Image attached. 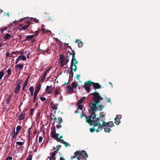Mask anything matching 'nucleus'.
<instances>
[{
    "label": "nucleus",
    "mask_w": 160,
    "mask_h": 160,
    "mask_svg": "<svg viewBox=\"0 0 160 160\" xmlns=\"http://www.w3.org/2000/svg\"><path fill=\"white\" fill-rule=\"evenodd\" d=\"M40 114H41V112H40V111H39L37 114V117L38 118L39 117Z\"/></svg>",
    "instance_id": "54"
},
{
    "label": "nucleus",
    "mask_w": 160,
    "mask_h": 160,
    "mask_svg": "<svg viewBox=\"0 0 160 160\" xmlns=\"http://www.w3.org/2000/svg\"><path fill=\"white\" fill-rule=\"evenodd\" d=\"M77 105L78 106V108L79 109L82 110L83 108V107L82 105L81 104H77Z\"/></svg>",
    "instance_id": "31"
},
{
    "label": "nucleus",
    "mask_w": 160,
    "mask_h": 160,
    "mask_svg": "<svg viewBox=\"0 0 160 160\" xmlns=\"http://www.w3.org/2000/svg\"><path fill=\"white\" fill-rule=\"evenodd\" d=\"M32 130H31V128H29L28 131V141H29L30 139V134L32 133Z\"/></svg>",
    "instance_id": "20"
},
{
    "label": "nucleus",
    "mask_w": 160,
    "mask_h": 160,
    "mask_svg": "<svg viewBox=\"0 0 160 160\" xmlns=\"http://www.w3.org/2000/svg\"><path fill=\"white\" fill-rule=\"evenodd\" d=\"M66 62L64 61L63 62H61V64L62 65L64 66V64H65Z\"/></svg>",
    "instance_id": "60"
},
{
    "label": "nucleus",
    "mask_w": 160,
    "mask_h": 160,
    "mask_svg": "<svg viewBox=\"0 0 160 160\" xmlns=\"http://www.w3.org/2000/svg\"><path fill=\"white\" fill-rule=\"evenodd\" d=\"M62 127V126L61 125H57L56 126V127L57 128H61Z\"/></svg>",
    "instance_id": "61"
},
{
    "label": "nucleus",
    "mask_w": 160,
    "mask_h": 160,
    "mask_svg": "<svg viewBox=\"0 0 160 160\" xmlns=\"http://www.w3.org/2000/svg\"><path fill=\"white\" fill-rule=\"evenodd\" d=\"M58 104H54L53 105H52V108L55 109V110H57L58 109L57 106Z\"/></svg>",
    "instance_id": "30"
},
{
    "label": "nucleus",
    "mask_w": 160,
    "mask_h": 160,
    "mask_svg": "<svg viewBox=\"0 0 160 160\" xmlns=\"http://www.w3.org/2000/svg\"><path fill=\"white\" fill-rule=\"evenodd\" d=\"M99 117L100 118H98L99 120L101 119H102L104 120V121L105 120V119L104 118L105 116L103 114L100 113L99 114Z\"/></svg>",
    "instance_id": "29"
},
{
    "label": "nucleus",
    "mask_w": 160,
    "mask_h": 160,
    "mask_svg": "<svg viewBox=\"0 0 160 160\" xmlns=\"http://www.w3.org/2000/svg\"><path fill=\"white\" fill-rule=\"evenodd\" d=\"M38 31H36L35 32V35H37L38 34Z\"/></svg>",
    "instance_id": "64"
},
{
    "label": "nucleus",
    "mask_w": 160,
    "mask_h": 160,
    "mask_svg": "<svg viewBox=\"0 0 160 160\" xmlns=\"http://www.w3.org/2000/svg\"><path fill=\"white\" fill-rule=\"evenodd\" d=\"M107 102H111V99L110 98H108L106 99Z\"/></svg>",
    "instance_id": "53"
},
{
    "label": "nucleus",
    "mask_w": 160,
    "mask_h": 160,
    "mask_svg": "<svg viewBox=\"0 0 160 160\" xmlns=\"http://www.w3.org/2000/svg\"><path fill=\"white\" fill-rule=\"evenodd\" d=\"M74 54L72 56V59L71 60V65H75L77 64L78 62L75 58H74Z\"/></svg>",
    "instance_id": "13"
},
{
    "label": "nucleus",
    "mask_w": 160,
    "mask_h": 160,
    "mask_svg": "<svg viewBox=\"0 0 160 160\" xmlns=\"http://www.w3.org/2000/svg\"><path fill=\"white\" fill-rule=\"evenodd\" d=\"M71 70V71H76L77 69V66L75 65H71L70 66Z\"/></svg>",
    "instance_id": "17"
},
{
    "label": "nucleus",
    "mask_w": 160,
    "mask_h": 160,
    "mask_svg": "<svg viewBox=\"0 0 160 160\" xmlns=\"http://www.w3.org/2000/svg\"><path fill=\"white\" fill-rule=\"evenodd\" d=\"M59 59L61 61V62H63L65 61V57L64 56L61 54L60 55Z\"/></svg>",
    "instance_id": "21"
},
{
    "label": "nucleus",
    "mask_w": 160,
    "mask_h": 160,
    "mask_svg": "<svg viewBox=\"0 0 160 160\" xmlns=\"http://www.w3.org/2000/svg\"><path fill=\"white\" fill-rule=\"evenodd\" d=\"M51 137L54 138L57 141V139L58 138H58V137L57 135L55 133V131H52L51 132Z\"/></svg>",
    "instance_id": "11"
},
{
    "label": "nucleus",
    "mask_w": 160,
    "mask_h": 160,
    "mask_svg": "<svg viewBox=\"0 0 160 160\" xmlns=\"http://www.w3.org/2000/svg\"><path fill=\"white\" fill-rule=\"evenodd\" d=\"M78 86L77 83L75 82H73L71 84V87L73 88H75Z\"/></svg>",
    "instance_id": "19"
},
{
    "label": "nucleus",
    "mask_w": 160,
    "mask_h": 160,
    "mask_svg": "<svg viewBox=\"0 0 160 160\" xmlns=\"http://www.w3.org/2000/svg\"><path fill=\"white\" fill-rule=\"evenodd\" d=\"M12 54H16V53H19V51H16V52H12Z\"/></svg>",
    "instance_id": "58"
},
{
    "label": "nucleus",
    "mask_w": 160,
    "mask_h": 160,
    "mask_svg": "<svg viewBox=\"0 0 160 160\" xmlns=\"http://www.w3.org/2000/svg\"><path fill=\"white\" fill-rule=\"evenodd\" d=\"M73 75V72L72 71H71H71H70V75L72 77Z\"/></svg>",
    "instance_id": "52"
},
{
    "label": "nucleus",
    "mask_w": 160,
    "mask_h": 160,
    "mask_svg": "<svg viewBox=\"0 0 160 160\" xmlns=\"http://www.w3.org/2000/svg\"><path fill=\"white\" fill-rule=\"evenodd\" d=\"M52 67H49L48 69H47L45 72H44L46 73L47 74L48 72H49L50 70H51V69H52Z\"/></svg>",
    "instance_id": "38"
},
{
    "label": "nucleus",
    "mask_w": 160,
    "mask_h": 160,
    "mask_svg": "<svg viewBox=\"0 0 160 160\" xmlns=\"http://www.w3.org/2000/svg\"><path fill=\"white\" fill-rule=\"evenodd\" d=\"M41 87V85L38 84L37 87L36 89L40 90Z\"/></svg>",
    "instance_id": "44"
},
{
    "label": "nucleus",
    "mask_w": 160,
    "mask_h": 160,
    "mask_svg": "<svg viewBox=\"0 0 160 160\" xmlns=\"http://www.w3.org/2000/svg\"><path fill=\"white\" fill-rule=\"evenodd\" d=\"M3 71H2L0 72V80H1L3 76Z\"/></svg>",
    "instance_id": "34"
},
{
    "label": "nucleus",
    "mask_w": 160,
    "mask_h": 160,
    "mask_svg": "<svg viewBox=\"0 0 160 160\" xmlns=\"http://www.w3.org/2000/svg\"><path fill=\"white\" fill-rule=\"evenodd\" d=\"M6 58H11L12 57V54L10 53L9 52H7L6 54Z\"/></svg>",
    "instance_id": "23"
},
{
    "label": "nucleus",
    "mask_w": 160,
    "mask_h": 160,
    "mask_svg": "<svg viewBox=\"0 0 160 160\" xmlns=\"http://www.w3.org/2000/svg\"><path fill=\"white\" fill-rule=\"evenodd\" d=\"M59 92H58V90H57L55 91V95H58L59 94Z\"/></svg>",
    "instance_id": "56"
},
{
    "label": "nucleus",
    "mask_w": 160,
    "mask_h": 160,
    "mask_svg": "<svg viewBox=\"0 0 160 160\" xmlns=\"http://www.w3.org/2000/svg\"><path fill=\"white\" fill-rule=\"evenodd\" d=\"M24 142H16V144L19 146H22L23 145Z\"/></svg>",
    "instance_id": "40"
},
{
    "label": "nucleus",
    "mask_w": 160,
    "mask_h": 160,
    "mask_svg": "<svg viewBox=\"0 0 160 160\" xmlns=\"http://www.w3.org/2000/svg\"><path fill=\"white\" fill-rule=\"evenodd\" d=\"M43 138L42 137H39L38 139V142L39 143H41L42 141Z\"/></svg>",
    "instance_id": "42"
},
{
    "label": "nucleus",
    "mask_w": 160,
    "mask_h": 160,
    "mask_svg": "<svg viewBox=\"0 0 160 160\" xmlns=\"http://www.w3.org/2000/svg\"><path fill=\"white\" fill-rule=\"evenodd\" d=\"M66 90L68 92H72L73 89L71 86H67Z\"/></svg>",
    "instance_id": "16"
},
{
    "label": "nucleus",
    "mask_w": 160,
    "mask_h": 160,
    "mask_svg": "<svg viewBox=\"0 0 160 160\" xmlns=\"http://www.w3.org/2000/svg\"><path fill=\"white\" fill-rule=\"evenodd\" d=\"M25 115V112L24 111H22L20 114V116L19 117V120H23L24 118Z\"/></svg>",
    "instance_id": "14"
},
{
    "label": "nucleus",
    "mask_w": 160,
    "mask_h": 160,
    "mask_svg": "<svg viewBox=\"0 0 160 160\" xmlns=\"http://www.w3.org/2000/svg\"><path fill=\"white\" fill-rule=\"evenodd\" d=\"M54 86L52 85L48 86H47L45 90L46 92L48 93H50L52 90L54 89Z\"/></svg>",
    "instance_id": "7"
},
{
    "label": "nucleus",
    "mask_w": 160,
    "mask_h": 160,
    "mask_svg": "<svg viewBox=\"0 0 160 160\" xmlns=\"http://www.w3.org/2000/svg\"><path fill=\"white\" fill-rule=\"evenodd\" d=\"M27 51H26L25 52H24V51H22V52H19V53L20 54H24L25 53H26L27 52Z\"/></svg>",
    "instance_id": "59"
},
{
    "label": "nucleus",
    "mask_w": 160,
    "mask_h": 160,
    "mask_svg": "<svg viewBox=\"0 0 160 160\" xmlns=\"http://www.w3.org/2000/svg\"><path fill=\"white\" fill-rule=\"evenodd\" d=\"M7 29V28L6 27H2L0 28V32H1L2 33H3Z\"/></svg>",
    "instance_id": "22"
},
{
    "label": "nucleus",
    "mask_w": 160,
    "mask_h": 160,
    "mask_svg": "<svg viewBox=\"0 0 160 160\" xmlns=\"http://www.w3.org/2000/svg\"><path fill=\"white\" fill-rule=\"evenodd\" d=\"M11 37V35L9 33H7L4 37L3 38L6 40L8 39Z\"/></svg>",
    "instance_id": "24"
},
{
    "label": "nucleus",
    "mask_w": 160,
    "mask_h": 160,
    "mask_svg": "<svg viewBox=\"0 0 160 160\" xmlns=\"http://www.w3.org/2000/svg\"><path fill=\"white\" fill-rule=\"evenodd\" d=\"M24 65L22 64H18L17 65L15 66V69L16 71H21Z\"/></svg>",
    "instance_id": "9"
},
{
    "label": "nucleus",
    "mask_w": 160,
    "mask_h": 160,
    "mask_svg": "<svg viewBox=\"0 0 160 160\" xmlns=\"http://www.w3.org/2000/svg\"><path fill=\"white\" fill-rule=\"evenodd\" d=\"M79 42H80L79 40L78 39H76L75 41V42L76 43H78Z\"/></svg>",
    "instance_id": "62"
},
{
    "label": "nucleus",
    "mask_w": 160,
    "mask_h": 160,
    "mask_svg": "<svg viewBox=\"0 0 160 160\" xmlns=\"http://www.w3.org/2000/svg\"><path fill=\"white\" fill-rule=\"evenodd\" d=\"M34 88L32 86H31L29 88V91L30 92H33L34 91Z\"/></svg>",
    "instance_id": "41"
},
{
    "label": "nucleus",
    "mask_w": 160,
    "mask_h": 160,
    "mask_svg": "<svg viewBox=\"0 0 160 160\" xmlns=\"http://www.w3.org/2000/svg\"><path fill=\"white\" fill-rule=\"evenodd\" d=\"M74 154L75 156L71 157V159H72L75 158V157L78 156L77 159L78 160H86V158L88 157V155L84 151L82 152L77 151Z\"/></svg>",
    "instance_id": "3"
},
{
    "label": "nucleus",
    "mask_w": 160,
    "mask_h": 160,
    "mask_svg": "<svg viewBox=\"0 0 160 160\" xmlns=\"http://www.w3.org/2000/svg\"><path fill=\"white\" fill-rule=\"evenodd\" d=\"M57 153V151H55L53 152L52 153V156L50 157V158L49 157H48V159H49V158H51L52 159V158H55V156L56 155V153Z\"/></svg>",
    "instance_id": "27"
},
{
    "label": "nucleus",
    "mask_w": 160,
    "mask_h": 160,
    "mask_svg": "<svg viewBox=\"0 0 160 160\" xmlns=\"http://www.w3.org/2000/svg\"><path fill=\"white\" fill-rule=\"evenodd\" d=\"M34 111V109L33 108H31V112H30V115H31L32 114V113H33Z\"/></svg>",
    "instance_id": "57"
},
{
    "label": "nucleus",
    "mask_w": 160,
    "mask_h": 160,
    "mask_svg": "<svg viewBox=\"0 0 160 160\" xmlns=\"http://www.w3.org/2000/svg\"><path fill=\"white\" fill-rule=\"evenodd\" d=\"M64 144L66 146V147H67L68 146H70V145L67 142H65V143H64Z\"/></svg>",
    "instance_id": "55"
},
{
    "label": "nucleus",
    "mask_w": 160,
    "mask_h": 160,
    "mask_svg": "<svg viewBox=\"0 0 160 160\" xmlns=\"http://www.w3.org/2000/svg\"><path fill=\"white\" fill-rule=\"evenodd\" d=\"M60 160H65L63 157H61L60 158Z\"/></svg>",
    "instance_id": "63"
},
{
    "label": "nucleus",
    "mask_w": 160,
    "mask_h": 160,
    "mask_svg": "<svg viewBox=\"0 0 160 160\" xmlns=\"http://www.w3.org/2000/svg\"><path fill=\"white\" fill-rule=\"evenodd\" d=\"M18 134L17 132H15L14 130L13 131V132L12 131L11 133L12 137L13 138H16Z\"/></svg>",
    "instance_id": "15"
},
{
    "label": "nucleus",
    "mask_w": 160,
    "mask_h": 160,
    "mask_svg": "<svg viewBox=\"0 0 160 160\" xmlns=\"http://www.w3.org/2000/svg\"><path fill=\"white\" fill-rule=\"evenodd\" d=\"M21 58H22V61H24L26 60V57H25L23 55H20L17 59L16 60L15 62V64H17L18 63L19 61L21 60Z\"/></svg>",
    "instance_id": "8"
},
{
    "label": "nucleus",
    "mask_w": 160,
    "mask_h": 160,
    "mask_svg": "<svg viewBox=\"0 0 160 160\" xmlns=\"http://www.w3.org/2000/svg\"><path fill=\"white\" fill-rule=\"evenodd\" d=\"M37 95H34L33 100V102L34 103L36 101L37 98Z\"/></svg>",
    "instance_id": "43"
},
{
    "label": "nucleus",
    "mask_w": 160,
    "mask_h": 160,
    "mask_svg": "<svg viewBox=\"0 0 160 160\" xmlns=\"http://www.w3.org/2000/svg\"><path fill=\"white\" fill-rule=\"evenodd\" d=\"M92 86V82L90 81H88L85 83L84 87L85 89L88 92L90 91V87Z\"/></svg>",
    "instance_id": "5"
},
{
    "label": "nucleus",
    "mask_w": 160,
    "mask_h": 160,
    "mask_svg": "<svg viewBox=\"0 0 160 160\" xmlns=\"http://www.w3.org/2000/svg\"><path fill=\"white\" fill-rule=\"evenodd\" d=\"M32 157L31 155L29 156L27 159L26 160H32Z\"/></svg>",
    "instance_id": "50"
},
{
    "label": "nucleus",
    "mask_w": 160,
    "mask_h": 160,
    "mask_svg": "<svg viewBox=\"0 0 160 160\" xmlns=\"http://www.w3.org/2000/svg\"><path fill=\"white\" fill-rule=\"evenodd\" d=\"M90 94L94 96L92 99L94 100L91 102L90 105V107L92 108V115L89 116L88 118H87L86 121L90 125L94 126L92 128L90 129V131L91 132H93L94 131L98 132L102 130V126L100 121H102V120H99L98 118H95V112L98 110L101 111L104 108L100 105V102L101 100L102 99V98L100 96L99 93L97 92H94Z\"/></svg>",
    "instance_id": "1"
},
{
    "label": "nucleus",
    "mask_w": 160,
    "mask_h": 160,
    "mask_svg": "<svg viewBox=\"0 0 160 160\" xmlns=\"http://www.w3.org/2000/svg\"><path fill=\"white\" fill-rule=\"evenodd\" d=\"M47 74L44 72V74H43V76H42V77L41 78V81H44L46 77V76H47Z\"/></svg>",
    "instance_id": "28"
},
{
    "label": "nucleus",
    "mask_w": 160,
    "mask_h": 160,
    "mask_svg": "<svg viewBox=\"0 0 160 160\" xmlns=\"http://www.w3.org/2000/svg\"><path fill=\"white\" fill-rule=\"evenodd\" d=\"M61 146L60 145H58L56 146V149L57 151H58L61 148Z\"/></svg>",
    "instance_id": "48"
},
{
    "label": "nucleus",
    "mask_w": 160,
    "mask_h": 160,
    "mask_svg": "<svg viewBox=\"0 0 160 160\" xmlns=\"http://www.w3.org/2000/svg\"><path fill=\"white\" fill-rule=\"evenodd\" d=\"M30 19L32 20L37 23L39 21V20L38 19H37L35 18H30Z\"/></svg>",
    "instance_id": "37"
},
{
    "label": "nucleus",
    "mask_w": 160,
    "mask_h": 160,
    "mask_svg": "<svg viewBox=\"0 0 160 160\" xmlns=\"http://www.w3.org/2000/svg\"><path fill=\"white\" fill-rule=\"evenodd\" d=\"M45 26L44 25H42V31L43 32H45Z\"/></svg>",
    "instance_id": "46"
},
{
    "label": "nucleus",
    "mask_w": 160,
    "mask_h": 160,
    "mask_svg": "<svg viewBox=\"0 0 160 160\" xmlns=\"http://www.w3.org/2000/svg\"><path fill=\"white\" fill-rule=\"evenodd\" d=\"M52 67H49L48 69H47L45 72H44L46 73L47 74L48 72H49L50 70H51V69H52Z\"/></svg>",
    "instance_id": "39"
},
{
    "label": "nucleus",
    "mask_w": 160,
    "mask_h": 160,
    "mask_svg": "<svg viewBox=\"0 0 160 160\" xmlns=\"http://www.w3.org/2000/svg\"><path fill=\"white\" fill-rule=\"evenodd\" d=\"M92 86L93 87L97 89L100 88H101V85L98 83H94L92 82Z\"/></svg>",
    "instance_id": "10"
},
{
    "label": "nucleus",
    "mask_w": 160,
    "mask_h": 160,
    "mask_svg": "<svg viewBox=\"0 0 160 160\" xmlns=\"http://www.w3.org/2000/svg\"><path fill=\"white\" fill-rule=\"evenodd\" d=\"M12 97V95H10V96H9L7 98V101H6V103L7 104H9V102H10V100Z\"/></svg>",
    "instance_id": "25"
},
{
    "label": "nucleus",
    "mask_w": 160,
    "mask_h": 160,
    "mask_svg": "<svg viewBox=\"0 0 160 160\" xmlns=\"http://www.w3.org/2000/svg\"><path fill=\"white\" fill-rule=\"evenodd\" d=\"M22 82V81L21 80H18L16 82V88L15 89V93H18L21 88L20 84Z\"/></svg>",
    "instance_id": "4"
},
{
    "label": "nucleus",
    "mask_w": 160,
    "mask_h": 160,
    "mask_svg": "<svg viewBox=\"0 0 160 160\" xmlns=\"http://www.w3.org/2000/svg\"><path fill=\"white\" fill-rule=\"evenodd\" d=\"M27 83H28V82H27V80H26L25 82H24V83L23 85V88H22V89L23 90H24V88H25L26 87V86L27 84Z\"/></svg>",
    "instance_id": "35"
},
{
    "label": "nucleus",
    "mask_w": 160,
    "mask_h": 160,
    "mask_svg": "<svg viewBox=\"0 0 160 160\" xmlns=\"http://www.w3.org/2000/svg\"><path fill=\"white\" fill-rule=\"evenodd\" d=\"M22 129V127L20 126H18L16 128V132L18 134L19 132Z\"/></svg>",
    "instance_id": "26"
},
{
    "label": "nucleus",
    "mask_w": 160,
    "mask_h": 160,
    "mask_svg": "<svg viewBox=\"0 0 160 160\" xmlns=\"http://www.w3.org/2000/svg\"><path fill=\"white\" fill-rule=\"evenodd\" d=\"M39 90L35 89L34 92V95H37L38 92H39Z\"/></svg>",
    "instance_id": "47"
},
{
    "label": "nucleus",
    "mask_w": 160,
    "mask_h": 160,
    "mask_svg": "<svg viewBox=\"0 0 160 160\" xmlns=\"http://www.w3.org/2000/svg\"><path fill=\"white\" fill-rule=\"evenodd\" d=\"M29 25H27L24 26L22 27V28H20V29L21 30H26V28H28V27H29Z\"/></svg>",
    "instance_id": "36"
},
{
    "label": "nucleus",
    "mask_w": 160,
    "mask_h": 160,
    "mask_svg": "<svg viewBox=\"0 0 160 160\" xmlns=\"http://www.w3.org/2000/svg\"><path fill=\"white\" fill-rule=\"evenodd\" d=\"M102 120V121H100L101 126H102V130L103 128H104V131L106 132H109L111 131V128L113 127L114 126V123L112 122H106L104 121V120L102 119L100 120Z\"/></svg>",
    "instance_id": "2"
},
{
    "label": "nucleus",
    "mask_w": 160,
    "mask_h": 160,
    "mask_svg": "<svg viewBox=\"0 0 160 160\" xmlns=\"http://www.w3.org/2000/svg\"><path fill=\"white\" fill-rule=\"evenodd\" d=\"M122 116L121 115H117L115 119V123L116 124L118 125L120 123V119L121 118Z\"/></svg>",
    "instance_id": "6"
},
{
    "label": "nucleus",
    "mask_w": 160,
    "mask_h": 160,
    "mask_svg": "<svg viewBox=\"0 0 160 160\" xmlns=\"http://www.w3.org/2000/svg\"><path fill=\"white\" fill-rule=\"evenodd\" d=\"M57 141L58 142H60L61 143H63L64 144V143H65V142L63 139H61L60 138H58L57 139Z\"/></svg>",
    "instance_id": "32"
},
{
    "label": "nucleus",
    "mask_w": 160,
    "mask_h": 160,
    "mask_svg": "<svg viewBox=\"0 0 160 160\" xmlns=\"http://www.w3.org/2000/svg\"><path fill=\"white\" fill-rule=\"evenodd\" d=\"M11 72H12V70L10 68H9L7 72L8 73V75H10V74Z\"/></svg>",
    "instance_id": "45"
},
{
    "label": "nucleus",
    "mask_w": 160,
    "mask_h": 160,
    "mask_svg": "<svg viewBox=\"0 0 160 160\" xmlns=\"http://www.w3.org/2000/svg\"><path fill=\"white\" fill-rule=\"evenodd\" d=\"M41 100L42 101H45L46 100V98L44 97H41L40 98Z\"/></svg>",
    "instance_id": "49"
},
{
    "label": "nucleus",
    "mask_w": 160,
    "mask_h": 160,
    "mask_svg": "<svg viewBox=\"0 0 160 160\" xmlns=\"http://www.w3.org/2000/svg\"><path fill=\"white\" fill-rule=\"evenodd\" d=\"M34 35H31L28 36L27 37H26L24 41H25L27 40H28L29 41H30L32 39V38H33V37H34Z\"/></svg>",
    "instance_id": "12"
},
{
    "label": "nucleus",
    "mask_w": 160,
    "mask_h": 160,
    "mask_svg": "<svg viewBox=\"0 0 160 160\" xmlns=\"http://www.w3.org/2000/svg\"><path fill=\"white\" fill-rule=\"evenodd\" d=\"M85 97H82L80 100L78 101L77 103V104H81L85 100Z\"/></svg>",
    "instance_id": "18"
},
{
    "label": "nucleus",
    "mask_w": 160,
    "mask_h": 160,
    "mask_svg": "<svg viewBox=\"0 0 160 160\" xmlns=\"http://www.w3.org/2000/svg\"><path fill=\"white\" fill-rule=\"evenodd\" d=\"M78 45L79 48H81L83 46V43L81 41L79 42H78Z\"/></svg>",
    "instance_id": "33"
},
{
    "label": "nucleus",
    "mask_w": 160,
    "mask_h": 160,
    "mask_svg": "<svg viewBox=\"0 0 160 160\" xmlns=\"http://www.w3.org/2000/svg\"><path fill=\"white\" fill-rule=\"evenodd\" d=\"M12 158L11 157H7L6 159L5 160H12Z\"/></svg>",
    "instance_id": "51"
}]
</instances>
